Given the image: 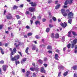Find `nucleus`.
<instances>
[{"label":"nucleus","instance_id":"nucleus-43","mask_svg":"<svg viewBox=\"0 0 77 77\" xmlns=\"http://www.w3.org/2000/svg\"><path fill=\"white\" fill-rule=\"evenodd\" d=\"M21 24V21L19 20L18 21V24Z\"/></svg>","mask_w":77,"mask_h":77},{"label":"nucleus","instance_id":"nucleus-50","mask_svg":"<svg viewBox=\"0 0 77 77\" xmlns=\"http://www.w3.org/2000/svg\"><path fill=\"white\" fill-rule=\"evenodd\" d=\"M0 63L1 64H3V63H4V61L3 60H2L0 62Z\"/></svg>","mask_w":77,"mask_h":77},{"label":"nucleus","instance_id":"nucleus-41","mask_svg":"<svg viewBox=\"0 0 77 77\" xmlns=\"http://www.w3.org/2000/svg\"><path fill=\"white\" fill-rule=\"evenodd\" d=\"M43 65L45 67V68H46L47 66H48V64L46 63H44L43 64Z\"/></svg>","mask_w":77,"mask_h":77},{"label":"nucleus","instance_id":"nucleus-57","mask_svg":"<svg viewBox=\"0 0 77 77\" xmlns=\"http://www.w3.org/2000/svg\"><path fill=\"white\" fill-rule=\"evenodd\" d=\"M26 14H28V15H29V13H30V12H29V11H27L26 12Z\"/></svg>","mask_w":77,"mask_h":77},{"label":"nucleus","instance_id":"nucleus-13","mask_svg":"<svg viewBox=\"0 0 77 77\" xmlns=\"http://www.w3.org/2000/svg\"><path fill=\"white\" fill-rule=\"evenodd\" d=\"M72 68L73 70H77V65H74L72 67Z\"/></svg>","mask_w":77,"mask_h":77},{"label":"nucleus","instance_id":"nucleus-31","mask_svg":"<svg viewBox=\"0 0 77 77\" xmlns=\"http://www.w3.org/2000/svg\"><path fill=\"white\" fill-rule=\"evenodd\" d=\"M20 44H18L17 45H16V48L15 47H14L13 49H14V48H16V49L17 50L16 48H17V47H18V46H20ZM16 52H17V50H16Z\"/></svg>","mask_w":77,"mask_h":77},{"label":"nucleus","instance_id":"nucleus-10","mask_svg":"<svg viewBox=\"0 0 77 77\" xmlns=\"http://www.w3.org/2000/svg\"><path fill=\"white\" fill-rule=\"evenodd\" d=\"M59 38V34L58 33H56L55 35V38L58 39Z\"/></svg>","mask_w":77,"mask_h":77},{"label":"nucleus","instance_id":"nucleus-40","mask_svg":"<svg viewBox=\"0 0 77 77\" xmlns=\"http://www.w3.org/2000/svg\"><path fill=\"white\" fill-rule=\"evenodd\" d=\"M47 60V58L46 57H45L43 61L44 62H45Z\"/></svg>","mask_w":77,"mask_h":77},{"label":"nucleus","instance_id":"nucleus-23","mask_svg":"<svg viewBox=\"0 0 77 77\" xmlns=\"http://www.w3.org/2000/svg\"><path fill=\"white\" fill-rule=\"evenodd\" d=\"M72 35H74V36H77V34L76 33V32L75 31H72Z\"/></svg>","mask_w":77,"mask_h":77},{"label":"nucleus","instance_id":"nucleus-45","mask_svg":"<svg viewBox=\"0 0 77 77\" xmlns=\"http://www.w3.org/2000/svg\"><path fill=\"white\" fill-rule=\"evenodd\" d=\"M30 22L31 23V24H33V20L32 19L30 20Z\"/></svg>","mask_w":77,"mask_h":77},{"label":"nucleus","instance_id":"nucleus-7","mask_svg":"<svg viewBox=\"0 0 77 77\" xmlns=\"http://www.w3.org/2000/svg\"><path fill=\"white\" fill-rule=\"evenodd\" d=\"M30 5H31V6H32L33 7H35V6H36L37 5L36 3V2L33 3V2H31L29 3Z\"/></svg>","mask_w":77,"mask_h":77},{"label":"nucleus","instance_id":"nucleus-56","mask_svg":"<svg viewBox=\"0 0 77 77\" xmlns=\"http://www.w3.org/2000/svg\"><path fill=\"white\" fill-rule=\"evenodd\" d=\"M39 69V68H38V67H36L35 69V71H38Z\"/></svg>","mask_w":77,"mask_h":77},{"label":"nucleus","instance_id":"nucleus-52","mask_svg":"<svg viewBox=\"0 0 77 77\" xmlns=\"http://www.w3.org/2000/svg\"><path fill=\"white\" fill-rule=\"evenodd\" d=\"M49 16L51 17H52V15H51V13L50 12H49Z\"/></svg>","mask_w":77,"mask_h":77},{"label":"nucleus","instance_id":"nucleus-1","mask_svg":"<svg viewBox=\"0 0 77 77\" xmlns=\"http://www.w3.org/2000/svg\"><path fill=\"white\" fill-rule=\"evenodd\" d=\"M9 50L11 51L10 55L11 60L12 61V62L15 61L16 65L17 66V64H18V63H17V60H18V59H20V56L19 55L17 54V55L14 56V57H13V56H13V55H14V54H15V53H16V48H14L13 50L12 48H10Z\"/></svg>","mask_w":77,"mask_h":77},{"label":"nucleus","instance_id":"nucleus-4","mask_svg":"<svg viewBox=\"0 0 77 77\" xmlns=\"http://www.w3.org/2000/svg\"><path fill=\"white\" fill-rule=\"evenodd\" d=\"M6 17L7 20H11V19L13 18V17L11 15V14L10 13L8 14V15H6Z\"/></svg>","mask_w":77,"mask_h":77},{"label":"nucleus","instance_id":"nucleus-42","mask_svg":"<svg viewBox=\"0 0 77 77\" xmlns=\"http://www.w3.org/2000/svg\"><path fill=\"white\" fill-rule=\"evenodd\" d=\"M49 26L50 28H51V27H54V26L53 25H51V24H49Z\"/></svg>","mask_w":77,"mask_h":77},{"label":"nucleus","instance_id":"nucleus-28","mask_svg":"<svg viewBox=\"0 0 77 77\" xmlns=\"http://www.w3.org/2000/svg\"><path fill=\"white\" fill-rule=\"evenodd\" d=\"M18 6H16V5H14L13 7V9H17V8H18Z\"/></svg>","mask_w":77,"mask_h":77},{"label":"nucleus","instance_id":"nucleus-24","mask_svg":"<svg viewBox=\"0 0 77 77\" xmlns=\"http://www.w3.org/2000/svg\"><path fill=\"white\" fill-rule=\"evenodd\" d=\"M68 72L66 71L63 74V75H64V76H66V75H68Z\"/></svg>","mask_w":77,"mask_h":77},{"label":"nucleus","instance_id":"nucleus-29","mask_svg":"<svg viewBox=\"0 0 77 77\" xmlns=\"http://www.w3.org/2000/svg\"><path fill=\"white\" fill-rule=\"evenodd\" d=\"M52 19L54 21H56V18L55 17H52Z\"/></svg>","mask_w":77,"mask_h":77},{"label":"nucleus","instance_id":"nucleus-14","mask_svg":"<svg viewBox=\"0 0 77 77\" xmlns=\"http://www.w3.org/2000/svg\"><path fill=\"white\" fill-rule=\"evenodd\" d=\"M59 56L58 55V54H55V55L54 58L55 60H58V57H59Z\"/></svg>","mask_w":77,"mask_h":77},{"label":"nucleus","instance_id":"nucleus-21","mask_svg":"<svg viewBox=\"0 0 77 77\" xmlns=\"http://www.w3.org/2000/svg\"><path fill=\"white\" fill-rule=\"evenodd\" d=\"M51 37L52 38H55V36H54V33H52L51 35Z\"/></svg>","mask_w":77,"mask_h":77},{"label":"nucleus","instance_id":"nucleus-53","mask_svg":"<svg viewBox=\"0 0 77 77\" xmlns=\"http://www.w3.org/2000/svg\"><path fill=\"white\" fill-rule=\"evenodd\" d=\"M22 71L24 73L25 72V69H22Z\"/></svg>","mask_w":77,"mask_h":77},{"label":"nucleus","instance_id":"nucleus-39","mask_svg":"<svg viewBox=\"0 0 77 77\" xmlns=\"http://www.w3.org/2000/svg\"><path fill=\"white\" fill-rule=\"evenodd\" d=\"M74 45H75V44H74L73 43H72V48H74Z\"/></svg>","mask_w":77,"mask_h":77},{"label":"nucleus","instance_id":"nucleus-17","mask_svg":"<svg viewBox=\"0 0 77 77\" xmlns=\"http://www.w3.org/2000/svg\"><path fill=\"white\" fill-rule=\"evenodd\" d=\"M29 49V47H27L26 48V49L25 50V52L26 53L28 54H29L28 53V51Z\"/></svg>","mask_w":77,"mask_h":77},{"label":"nucleus","instance_id":"nucleus-60","mask_svg":"<svg viewBox=\"0 0 77 77\" xmlns=\"http://www.w3.org/2000/svg\"><path fill=\"white\" fill-rule=\"evenodd\" d=\"M57 3H58V1H55V4L56 5L57 4Z\"/></svg>","mask_w":77,"mask_h":77},{"label":"nucleus","instance_id":"nucleus-54","mask_svg":"<svg viewBox=\"0 0 77 77\" xmlns=\"http://www.w3.org/2000/svg\"><path fill=\"white\" fill-rule=\"evenodd\" d=\"M26 27L27 29H30V26H26Z\"/></svg>","mask_w":77,"mask_h":77},{"label":"nucleus","instance_id":"nucleus-20","mask_svg":"<svg viewBox=\"0 0 77 77\" xmlns=\"http://www.w3.org/2000/svg\"><path fill=\"white\" fill-rule=\"evenodd\" d=\"M38 62L41 65H42L43 63V60H42L41 59H39L38 60Z\"/></svg>","mask_w":77,"mask_h":77},{"label":"nucleus","instance_id":"nucleus-30","mask_svg":"<svg viewBox=\"0 0 77 77\" xmlns=\"http://www.w3.org/2000/svg\"><path fill=\"white\" fill-rule=\"evenodd\" d=\"M67 47L68 49L70 48H71V44L69 43L67 45Z\"/></svg>","mask_w":77,"mask_h":77},{"label":"nucleus","instance_id":"nucleus-19","mask_svg":"<svg viewBox=\"0 0 77 77\" xmlns=\"http://www.w3.org/2000/svg\"><path fill=\"white\" fill-rule=\"evenodd\" d=\"M30 72L29 71H27L26 73V76L27 77H29V75H30Z\"/></svg>","mask_w":77,"mask_h":77},{"label":"nucleus","instance_id":"nucleus-6","mask_svg":"<svg viewBox=\"0 0 77 77\" xmlns=\"http://www.w3.org/2000/svg\"><path fill=\"white\" fill-rule=\"evenodd\" d=\"M69 2V1L68 0H66L64 2V5L63 6L64 8H68V6H67V5H68V2Z\"/></svg>","mask_w":77,"mask_h":77},{"label":"nucleus","instance_id":"nucleus-46","mask_svg":"<svg viewBox=\"0 0 77 77\" xmlns=\"http://www.w3.org/2000/svg\"><path fill=\"white\" fill-rule=\"evenodd\" d=\"M45 46V45H40V47H41V48H42V47H44Z\"/></svg>","mask_w":77,"mask_h":77},{"label":"nucleus","instance_id":"nucleus-63","mask_svg":"<svg viewBox=\"0 0 77 77\" xmlns=\"http://www.w3.org/2000/svg\"><path fill=\"white\" fill-rule=\"evenodd\" d=\"M48 3H51V0H49L48 1Z\"/></svg>","mask_w":77,"mask_h":77},{"label":"nucleus","instance_id":"nucleus-38","mask_svg":"<svg viewBox=\"0 0 77 77\" xmlns=\"http://www.w3.org/2000/svg\"><path fill=\"white\" fill-rule=\"evenodd\" d=\"M72 2H73V0H70V2H69V5H71L72 3Z\"/></svg>","mask_w":77,"mask_h":77},{"label":"nucleus","instance_id":"nucleus-34","mask_svg":"<svg viewBox=\"0 0 77 77\" xmlns=\"http://www.w3.org/2000/svg\"><path fill=\"white\" fill-rule=\"evenodd\" d=\"M30 69L31 70V71H35V68H33V67H31L30 68Z\"/></svg>","mask_w":77,"mask_h":77},{"label":"nucleus","instance_id":"nucleus-58","mask_svg":"<svg viewBox=\"0 0 77 77\" xmlns=\"http://www.w3.org/2000/svg\"><path fill=\"white\" fill-rule=\"evenodd\" d=\"M48 52L49 53L52 54V51H49Z\"/></svg>","mask_w":77,"mask_h":77},{"label":"nucleus","instance_id":"nucleus-8","mask_svg":"<svg viewBox=\"0 0 77 77\" xmlns=\"http://www.w3.org/2000/svg\"><path fill=\"white\" fill-rule=\"evenodd\" d=\"M29 11L31 12H34L35 10V8H33L32 7H31L29 8Z\"/></svg>","mask_w":77,"mask_h":77},{"label":"nucleus","instance_id":"nucleus-36","mask_svg":"<svg viewBox=\"0 0 77 77\" xmlns=\"http://www.w3.org/2000/svg\"><path fill=\"white\" fill-rule=\"evenodd\" d=\"M32 32H29L27 33L28 36H32Z\"/></svg>","mask_w":77,"mask_h":77},{"label":"nucleus","instance_id":"nucleus-3","mask_svg":"<svg viewBox=\"0 0 77 77\" xmlns=\"http://www.w3.org/2000/svg\"><path fill=\"white\" fill-rule=\"evenodd\" d=\"M73 15H74V14L72 12L68 13V19H69V18H71L72 17H73Z\"/></svg>","mask_w":77,"mask_h":77},{"label":"nucleus","instance_id":"nucleus-2","mask_svg":"<svg viewBox=\"0 0 77 77\" xmlns=\"http://www.w3.org/2000/svg\"><path fill=\"white\" fill-rule=\"evenodd\" d=\"M61 12L62 13V14L63 17H65L67 16V13L65 12L64 9H61Z\"/></svg>","mask_w":77,"mask_h":77},{"label":"nucleus","instance_id":"nucleus-48","mask_svg":"<svg viewBox=\"0 0 77 77\" xmlns=\"http://www.w3.org/2000/svg\"><path fill=\"white\" fill-rule=\"evenodd\" d=\"M62 74V73L60 72H59L58 73V75L59 77H60V74Z\"/></svg>","mask_w":77,"mask_h":77},{"label":"nucleus","instance_id":"nucleus-27","mask_svg":"<svg viewBox=\"0 0 77 77\" xmlns=\"http://www.w3.org/2000/svg\"><path fill=\"white\" fill-rule=\"evenodd\" d=\"M68 23L69 24H71L72 23V19L70 18L68 21Z\"/></svg>","mask_w":77,"mask_h":77},{"label":"nucleus","instance_id":"nucleus-55","mask_svg":"<svg viewBox=\"0 0 77 77\" xmlns=\"http://www.w3.org/2000/svg\"><path fill=\"white\" fill-rule=\"evenodd\" d=\"M36 74H35V73H33V75H32L33 77H36Z\"/></svg>","mask_w":77,"mask_h":77},{"label":"nucleus","instance_id":"nucleus-51","mask_svg":"<svg viewBox=\"0 0 77 77\" xmlns=\"http://www.w3.org/2000/svg\"><path fill=\"white\" fill-rule=\"evenodd\" d=\"M45 21H46V19L44 18L42 19V21H43V22H45Z\"/></svg>","mask_w":77,"mask_h":77},{"label":"nucleus","instance_id":"nucleus-61","mask_svg":"<svg viewBox=\"0 0 77 77\" xmlns=\"http://www.w3.org/2000/svg\"><path fill=\"white\" fill-rule=\"evenodd\" d=\"M65 50H66V47L64 48H63V51H65Z\"/></svg>","mask_w":77,"mask_h":77},{"label":"nucleus","instance_id":"nucleus-15","mask_svg":"<svg viewBox=\"0 0 77 77\" xmlns=\"http://www.w3.org/2000/svg\"><path fill=\"white\" fill-rule=\"evenodd\" d=\"M60 4H58L55 7V9H57L60 8Z\"/></svg>","mask_w":77,"mask_h":77},{"label":"nucleus","instance_id":"nucleus-9","mask_svg":"<svg viewBox=\"0 0 77 77\" xmlns=\"http://www.w3.org/2000/svg\"><path fill=\"white\" fill-rule=\"evenodd\" d=\"M41 72L42 73H45V70L44 69V67H42L41 69Z\"/></svg>","mask_w":77,"mask_h":77},{"label":"nucleus","instance_id":"nucleus-37","mask_svg":"<svg viewBox=\"0 0 77 77\" xmlns=\"http://www.w3.org/2000/svg\"><path fill=\"white\" fill-rule=\"evenodd\" d=\"M26 60H27V58H24L23 59L22 61L23 62H26Z\"/></svg>","mask_w":77,"mask_h":77},{"label":"nucleus","instance_id":"nucleus-47","mask_svg":"<svg viewBox=\"0 0 77 77\" xmlns=\"http://www.w3.org/2000/svg\"><path fill=\"white\" fill-rule=\"evenodd\" d=\"M36 17L35 16H32V18H31V19H36Z\"/></svg>","mask_w":77,"mask_h":77},{"label":"nucleus","instance_id":"nucleus-32","mask_svg":"<svg viewBox=\"0 0 77 77\" xmlns=\"http://www.w3.org/2000/svg\"><path fill=\"white\" fill-rule=\"evenodd\" d=\"M35 38L37 39H39L40 38V37H39V36H38V35H36L35 36Z\"/></svg>","mask_w":77,"mask_h":77},{"label":"nucleus","instance_id":"nucleus-44","mask_svg":"<svg viewBox=\"0 0 77 77\" xmlns=\"http://www.w3.org/2000/svg\"><path fill=\"white\" fill-rule=\"evenodd\" d=\"M3 25H0V30H2L3 29Z\"/></svg>","mask_w":77,"mask_h":77},{"label":"nucleus","instance_id":"nucleus-49","mask_svg":"<svg viewBox=\"0 0 77 77\" xmlns=\"http://www.w3.org/2000/svg\"><path fill=\"white\" fill-rule=\"evenodd\" d=\"M18 53L19 54H20L21 57H23V55H22V54H21V52H18Z\"/></svg>","mask_w":77,"mask_h":77},{"label":"nucleus","instance_id":"nucleus-64","mask_svg":"<svg viewBox=\"0 0 77 77\" xmlns=\"http://www.w3.org/2000/svg\"><path fill=\"white\" fill-rule=\"evenodd\" d=\"M75 53H77V49H75Z\"/></svg>","mask_w":77,"mask_h":77},{"label":"nucleus","instance_id":"nucleus-25","mask_svg":"<svg viewBox=\"0 0 77 77\" xmlns=\"http://www.w3.org/2000/svg\"><path fill=\"white\" fill-rule=\"evenodd\" d=\"M47 49L48 50H52V47L50 45H48L47 47Z\"/></svg>","mask_w":77,"mask_h":77},{"label":"nucleus","instance_id":"nucleus-5","mask_svg":"<svg viewBox=\"0 0 77 77\" xmlns=\"http://www.w3.org/2000/svg\"><path fill=\"white\" fill-rule=\"evenodd\" d=\"M60 25L63 28H65L67 26V23L65 22H64L63 23H60Z\"/></svg>","mask_w":77,"mask_h":77},{"label":"nucleus","instance_id":"nucleus-59","mask_svg":"<svg viewBox=\"0 0 77 77\" xmlns=\"http://www.w3.org/2000/svg\"><path fill=\"white\" fill-rule=\"evenodd\" d=\"M56 52H57V53H59V50L58 49H57L56 50Z\"/></svg>","mask_w":77,"mask_h":77},{"label":"nucleus","instance_id":"nucleus-26","mask_svg":"<svg viewBox=\"0 0 77 77\" xmlns=\"http://www.w3.org/2000/svg\"><path fill=\"white\" fill-rule=\"evenodd\" d=\"M32 50H35V49H36V47L35 46V45H32Z\"/></svg>","mask_w":77,"mask_h":77},{"label":"nucleus","instance_id":"nucleus-11","mask_svg":"<svg viewBox=\"0 0 77 77\" xmlns=\"http://www.w3.org/2000/svg\"><path fill=\"white\" fill-rule=\"evenodd\" d=\"M7 67V66L6 65H3L2 66V69L4 71H5L6 70V67Z\"/></svg>","mask_w":77,"mask_h":77},{"label":"nucleus","instance_id":"nucleus-62","mask_svg":"<svg viewBox=\"0 0 77 77\" xmlns=\"http://www.w3.org/2000/svg\"><path fill=\"white\" fill-rule=\"evenodd\" d=\"M11 36L12 37H13V36H14V35H13V33L12 32L11 33Z\"/></svg>","mask_w":77,"mask_h":77},{"label":"nucleus","instance_id":"nucleus-18","mask_svg":"<svg viewBox=\"0 0 77 77\" xmlns=\"http://www.w3.org/2000/svg\"><path fill=\"white\" fill-rule=\"evenodd\" d=\"M68 37H71L72 35H71V31H69L68 33Z\"/></svg>","mask_w":77,"mask_h":77},{"label":"nucleus","instance_id":"nucleus-35","mask_svg":"<svg viewBox=\"0 0 77 77\" xmlns=\"http://www.w3.org/2000/svg\"><path fill=\"white\" fill-rule=\"evenodd\" d=\"M16 17L17 19H20V16H19V15H17L16 16Z\"/></svg>","mask_w":77,"mask_h":77},{"label":"nucleus","instance_id":"nucleus-22","mask_svg":"<svg viewBox=\"0 0 77 77\" xmlns=\"http://www.w3.org/2000/svg\"><path fill=\"white\" fill-rule=\"evenodd\" d=\"M77 42V39H75L73 41V43L74 44H76V43Z\"/></svg>","mask_w":77,"mask_h":77},{"label":"nucleus","instance_id":"nucleus-12","mask_svg":"<svg viewBox=\"0 0 77 77\" xmlns=\"http://www.w3.org/2000/svg\"><path fill=\"white\" fill-rule=\"evenodd\" d=\"M0 50L1 51V54L3 55L4 54L5 52H4V51H3V49H2L1 47H0Z\"/></svg>","mask_w":77,"mask_h":77},{"label":"nucleus","instance_id":"nucleus-33","mask_svg":"<svg viewBox=\"0 0 77 77\" xmlns=\"http://www.w3.org/2000/svg\"><path fill=\"white\" fill-rule=\"evenodd\" d=\"M46 32H49L50 31V28H47L46 29Z\"/></svg>","mask_w":77,"mask_h":77},{"label":"nucleus","instance_id":"nucleus-16","mask_svg":"<svg viewBox=\"0 0 77 77\" xmlns=\"http://www.w3.org/2000/svg\"><path fill=\"white\" fill-rule=\"evenodd\" d=\"M35 23L36 24V25H38V24L39 25H41V23H40V21L39 20H37L36 21Z\"/></svg>","mask_w":77,"mask_h":77}]
</instances>
